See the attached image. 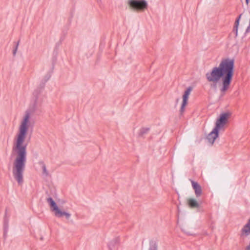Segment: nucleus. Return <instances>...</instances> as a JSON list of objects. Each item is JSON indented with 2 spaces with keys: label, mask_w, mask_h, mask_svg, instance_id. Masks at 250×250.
<instances>
[{
  "label": "nucleus",
  "mask_w": 250,
  "mask_h": 250,
  "mask_svg": "<svg viewBox=\"0 0 250 250\" xmlns=\"http://www.w3.org/2000/svg\"><path fill=\"white\" fill-rule=\"evenodd\" d=\"M241 16H242V14H240L239 15L238 18L236 19V21L235 22V23H234L233 30H234V31L235 32L236 36L237 35L238 27V25H239V20H240V19Z\"/></svg>",
  "instance_id": "13"
},
{
  "label": "nucleus",
  "mask_w": 250,
  "mask_h": 250,
  "mask_svg": "<svg viewBox=\"0 0 250 250\" xmlns=\"http://www.w3.org/2000/svg\"><path fill=\"white\" fill-rule=\"evenodd\" d=\"M49 78H50V77H49V76H48V77H45V81H44V83H43L42 85V88H43V87L44 85V83H45L47 81H48V80L49 79Z\"/></svg>",
  "instance_id": "18"
},
{
  "label": "nucleus",
  "mask_w": 250,
  "mask_h": 250,
  "mask_svg": "<svg viewBox=\"0 0 250 250\" xmlns=\"http://www.w3.org/2000/svg\"><path fill=\"white\" fill-rule=\"evenodd\" d=\"M192 90V87L191 86L188 87L187 90L185 91L184 95H183V102L181 105V107L180 110V114H182L185 111V107L188 104V97Z\"/></svg>",
  "instance_id": "7"
},
{
  "label": "nucleus",
  "mask_w": 250,
  "mask_h": 250,
  "mask_svg": "<svg viewBox=\"0 0 250 250\" xmlns=\"http://www.w3.org/2000/svg\"><path fill=\"white\" fill-rule=\"evenodd\" d=\"M40 164L42 165V169L43 174H45V175H47L48 173L47 171L45 164L43 162H40Z\"/></svg>",
  "instance_id": "16"
},
{
  "label": "nucleus",
  "mask_w": 250,
  "mask_h": 250,
  "mask_svg": "<svg viewBox=\"0 0 250 250\" xmlns=\"http://www.w3.org/2000/svg\"><path fill=\"white\" fill-rule=\"evenodd\" d=\"M234 60L223 59L218 67H214L211 70L206 74V78L209 83L211 88L216 90L217 84L222 78V87L221 92H225L229 88L233 75Z\"/></svg>",
  "instance_id": "2"
},
{
  "label": "nucleus",
  "mask_w": 250,
  "mask_h": 250,
  "mask_svg": "<svg viewBox=\"0 0 250 250\" xmlns=\"http://www.w3.org/2000/svg\"><path fill=\"white\" fill-rule=\"evenodd\" d=\"M190 181L196 197H200L202 193V189L201 186L196 182H194L192 180Z\"/></svg>",
  "instance_id": "9"
},
{
  "label": "nucleus",
  "mask_w": 250,
  "mask_h": 250,
  "mask_svg": "<svg viewBox=\"0 0 250 250\" xmlns=\"http://www.w3.org/2000/svg\"><path fill=\"white\" fill-rule=\"evenodd\" d=\"M250 234V218L247 223L244 226L241 230V235L248 236Z\"/></svg>",
  "instance_id": "10"
},
{
  "label": "nucleus",
  "mask_w": 250,
  "mask_h": 250,
  "mask_svg": "<svg viewBox=\"0 0 250 250\" xmlns=\"http://www.w3.org/2000/svg\"><path fill=\"white\" fill-rule=\"evenodd\" d=\"M246 250H250V242L249 245L247 247Z\"/></svg>",
  "instance_id": "19"
},
{
  "label": "nucleus",
  "mask_w": 250,
  "mask_h": 250,
  "mask_svg": "<svg viewBox=\"0 0 250 250\" xmlns=\"http://www.w3.org/2000/svg\"><path fill=\"white\" fill-rule=\"evenodd\" d=\"M149 130V128H142L140 130L139 135L140 136H144L145 134H146Z\"/></svg>",
  "instance_id": "15"
},
{
  "label": "nucleus",
  "mask_w": 250,
  "mask_h": 250,
  "mask_svg": "<svg viewBox=\"0 0 250 250\" xmlns=\"http://www.w3.org/2000/svg\"><path fill=\"white\" fill-rule=\"evenodd\" d=\"M42 101L41 95V90L36 89L33 93L31 102L30 104L29 110L31 112H34L40 106Z\"/></svg>",
  "instance_id": "4"
},
{
  "label": "nucleus",
  "mask_w": 250,
  "mask_h": 250,
  "mask_svg": "<svg viewBox=\"0 0 250 250\" xmlns=\"http://www.w3.org/2000/svg\"><path fill=\"white\" fill-rule=\"evenodd\" d=\"M19 41H18L16 44V45L15 46V49L13 50V54L14 56H15L17 53V51L18 50V46H19Z\"/></svg>",
  "instance_id": "17"
},
{
  "label": "nucleus",
  "mask_w": 250,
  "mask_h": 250,
  "mask_svg": "<svg viewBox=\"0 0 250 250\" xmlns=\"http://www.w3.org/2000/svg\"><path fill=\"white\" fill-rule=\"evenodd\" d=\"M187 203L188 206L191 208H198L200 206L199 204L194 198H188L187 200Z\"/></svg>",
  "instance_id": "11"
},
{
  "label": "nucleus",
  "mask_w": 250,
  "mask_h": 250,
  "mask_svg": "<svg viewBox=\"0 0 250 250\" xmlns=\"http://www.w3.org/2000/svg\"><path fill=\"white\" fill-rule=\"evenodd\" d=\"M46 200L50 206L51 210L54 212L55 216L60 218L64 216L66 219H69L71 216V214L59 209L56 203L51 197L48 198Z\"/></svg>",
  "instance_id": "3"
},
{
  "label": "nucleus",
  "mask_w": 250,
  "mask_h": 250,
  "mask_svg": "<svg viewBox=\"0 0 250 250\" xmlns=\"http://www.w3.org/2000/svg\"><path fill=\"white\" fill-rule=\"evenodd\" d=\"M30 113L26 111L19 126L12 147V153L16 155L12 166V174L19 185L23 183V174L26 163L27 144L25 139L30 125Z\"/></svg>",
  "instance_id": "1"
},
{
  "label": "nucleus",
  "mask_w": 250,
  "mask_h": 250,
  "mask_svg": "<svg viewBox=\"0 0 250 250\" xmlns=\"http://www.w3.org/2000/svg\"><path fill=\"white\" fill-rule=\"evenodd\" d=\"M147 250H158V244L156 242H151Z\"/></svg>",
  "instance_id": "14"
},
{
  "label": "nucleus",
  "mask_w": 250,
  "mask_h": 250,
  "mask_svg": "<svg viewBox=\"0 0 250 250\" xmlns=\"http://www.w3.org/2000/svg\"><path fill=\"white\" fill-rule=\"evenodd\" d=\"M249 0H246L247 4H248Z\"/></svg>",
  "instance_id": "20"
},
{
  "label": "nucleus",
  "mask_w": 250,
  "mask_h": 250,
  "mask_svg": "<svg viewBox=\"0 0 250 250\" xmlns=\"http://www.w3.org/2000/svg\"><path fill=\"white\" fill-rule=\"evenodd\" d=\"M230 116L229 113H224L220 115L219 118L217 120L215 124V128L218 131L223 129L225 125L228 122V119Z\"/></svg>",
  "instance_id": "6"
},
{
  "label": "nucleus",
  "mask_w": 250,
  "mask_h": 250,
  "mask_svg": "<svg viewBox=\"0 0 250 250\" xmlns=\"http://www.w3.org/2000/svg\"><path fill=\"white\" fill-rule=\"evenodd\" d=\"M118 243V238H114L111 240L108 244V247L109 249V250H112L115 247V246Z\"/></svg>",
  "instance_id": "12"
},
{
  "label": "nucleus",
  "mask_w": 250,
  "mask_h": 250,
  "mask_svg": "<svg viewBox=\"0 0 250 250\" xmlns=\"http://www.w3.org/2000/svg\"><path fill=\"white\" fill-rule=\"evenodd\" d=\"M218 132L219 131L217 129L215 130V128H214L212 131L208 135L207 139L211 145L214 143L215 139L218 137Z\"/></svg>",
  "instance_id": "8"
},
{
  "label": "nucleus",
  "mask_w": 250,
  "mask_h": 250,
  "mask_svg": "<svg viewBox=\"0 0 250 250\" xmlns=\"http://www.w3.org/2000/svg\"><path fill=\"white\" fill-rule=\"evenodd\" d=\"M127 4L130 10L142 11L147 7V3L145 0H128Z\"/></svg>",
  "instance_id": "5"
}]
</instances>
